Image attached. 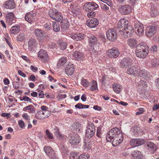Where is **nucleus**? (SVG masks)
<instances>
[{"label": "nucleus", "instance_id": "obj_59", "mask_svg": "<svg viewBox=\"0 0 159 159\" xmlns=\"http://www.w3.org/2000/svg\"><path fill=\"white\" fill-rule=\"evenodd\" d=\"M44 28L48 30H50L51 28V25L50 23H46L44 25Z\"/></svg>", "mask_w": 159, "mask_h": 159}, {"label": "nucleus", "instance_id": "obj_29", "mask_svg": "<svg viewBox=\"0 0 159 159\" xmlns=\"http://www.w3.org/2000/svg\"><path fill=\"white\" fill-rule=\"evenodd\" d=\"M135 51H140L148 49L149 47L146 44L141 43L137 45L136 47Z\"/></svg>", "mask_w": 159, "mask_h": 159}, {"label": "nucleus", "instance_id": "obj_11", "mask_svg": "<svg viewBox=\"0 0 159 159\" xmlns=\"http://www.w3.org/2000/svg\"><path fill=\"white\" fill-rule=\"evenodd\" d=\"M107 53L109 57L114 58L117 57L120 54L118 49L114 47L108 50Z\"/></svg>", "mask_w": 159, "mask_h": 159}, {"label": "nucleus", "instance_id": "obj_46", "mask_svg": "<svg viewBox=\"0 0 159 159\" xmlns=\"http://www.w3.org/2000/svg\"><path fill=\"white\" fill-rule=\"evenodd\" d=\"M79 157V155L77 153L73 152L70 153L69 158L70 159H77Z\"/></svg>", "mask_w": 159, "mask_h": 159}, {"label": "nucleus", "instance_id": "obj_8", "mask_svg": "<svg viewBox=\"0 0 159 159\" xmlns=\"http://www.w3.org/2000/svg\"><path fill=\"white\" fill-rule=\"evenodd\" d=\"M80 140V137L77 134H71L69 136V142L72 145H75L79 143Z\"/></svg>", "mask_w": 159, "mask_h": 159}, {"label": "nucleus", "instance_id": "obj_58", "mask_svg": "<svg viewBox=\"0 0 159 159\" xmlns=\"http://www.w3.org/2000/svg\"><path fill=\"white\" fill-rule=\"evenodd\" d=\"M60 148L61 151L64 152L66 151V147L65 146V144L63 143H61L59 146Z\"/></svg>", "mask_w": 159, "mask_h": 159}, {"label": "nucleus", "instance_id": "obj_17", "mask_svg": "<svg viewBox=\"0 0 159 159\" xmlns=\"http://www.w3.org/2000/svg\"><path fill=\"white\" fill-rule=\"evenodd\" d=\"M6 21L9 25H11L15 23L16 20L12 12H10L6 16Z\"/></svg>", "mask_w": 159, "mask_h": 159}, {"label": "nucleus", "instance_id": "obj_1", "mask_svg": "<svg viewBox=\"0 0 159 159\" xmlns=\"http://www.w3.org/2000/svg\"><path fill=\"white\" fill-rule=\"evenodd\" d=\"M50 17L53 20L57 21H62L63 19L62 13L56 9H50L48 11Z\"/></svg>", "mask_w": 159, "mask_h": 159}, {"label": "nucleus", "instance_id": "obj_3", "mask_svg": "<svg viewBox=\"0 0 159 159\" xmlns=\"http://www.w3.org/2000/svg\"><path fill=\"white\" fill-rule=\"evenodd\" d=\"M107 39L110 41L113 42L116 39L117 34L114 28L109 29L107 32Z\"/></svg>", "mask_w": 159, "mask_h": 159}, {"label": "nucleus", "instance_id": "obj_39", "mask_svg": "<svg viewBox=\"0 0 159 159\" xmlns=\"http://www.w3.org/2000/svg\"><path fill=\"white\" fill-rule=\"evenodd\" d=\"M93 48L92 47V50L90 51V53L93 54L95 55H97L98 54V52L99 51V47L96 46V45L93 46Z\"/></svg>", "mask_w": 159, "mask_h": 159}, {"label": "nucleus", "instance_id": "obj_41", "mask_svg": "<svg viewBox=\"0 0 159 159\" xmlns=\"http://www.w3.org/2000/svg\"><path fill=\"white\" fill-rule=\"evenodd\" d=\"M37 44L36 41L34 39H30L28 42L29 47L31 48L35 47Z\"/></svg>", "mask_w": 159, "mask_h": 159}, {"label": "nucleus", "instance_id": "obj_56", "mask_svg": "<svg viewBox=\"0 0 159 159\" xmlns=\"http://www.w3.org/2000/svg\"><path fill=\"white\" fill-rule=\"evenodd\" d=\"M100 1L106 3L108 6L111 7L112 5L111 0H100Z\"/></svg>", "mask_w": 159, "mask_h": 159}, {"label": "nucleus", "instance_id": "obj_32", "mask_svg": "<svg viewBox=\"0 0 159 159\" xmlns=\"http://www.w3.org/2000/svg\"><path fill=\"white\" fill-rule=\"evenodd\" d=\"M139 75L141 77H143L144 79L148 78V72L145 69L140 70L139 73Z\"/></svg>", "mask_w": 159, "mask_h": 159}, {"label": "nucleus", "instance_id": "obj_43", "mask_svg": "<svg viewBox=\"0 0 159 159\" xmlns=\"http://www.w3.org/2000/svg\"><path fill=\"white\" fill-rule=\"evenodd\" d=\"M59 44L60 48L62 50H65L66 48L67 43L65 42L59 41Z\"/></svg>", "mask_w": 159, "mask_h": 159}, {"label": "nucleus", "instance_id": "obj_7", "mask_svg": "<svg viewBox=\"0 0 159 159\" xmlns=\"http://www.w3.org/2000/svg\"><path fill=\"white\" fill-rule=\"evenodd\" d=\"M95 132V126L93 124H88L85 133V135L88 138H91L94 136Z\"/></svg>", "mask_w": 159, "mask_h": 159}, {"label": "nucleus", "instance_id": "obj_62", "mask_svg": "<svg viewBox=\"0 0 159 159\" xmlns=\"http://www.w3.org/2000/svg\"><path fill=\"white\" fill-rule=\"evenodd\" d=\"M39 92V96L40 98H43L44 97V94L42 90H40L38 92Z\"/></svg>", "mask_w": 159, "mask_h": 159}, {"label": "nucleus", "instance_id": "obj_10", "mask_svg": "<svg viewBox=\"0 0 159 159\" xmlns=\"http://www.w3.org/2000/svg\"><path fill=\"white\" fill-rule=\"evenodd\" d=\"M129 21L128 20L125 19H120L118 22L117 27L119 30H120V31L122 32L124 31L128 25Z\"/></svg>", "mask_w": 159, "mask_h": 159}, {"label": "nucleus", "instance_id": "obj_51", "mask_svg": "<svg viewBox=\"0 0 159 159\" xmlns=\"http://www.w3.org/2000/svg\"><path fill=\"white\" fill-rule=\"evenodd\" d=\"M130 145L133 147H136L137 146V139H132L130 142Z\"/></svg>", "mask_w": 159, "mask_h": 159}, {"label": "nucleus", "instance_id": "obj_55", "mask_svg": "<svg viewBox=\"0 0 159 159\" xmlns=\"http://www.w3.org/2000/svg\"><path fill=\"white\" fill-rule=\"evenodd\" d=\"M89 156L88 154H82L79 157V159H89Z\"/></svg>", "mask_w": 159, "mask_h": 159}, {"label": "nucleus", "instance_id": "obj_18", "mask_svg": "<svg viewBox=\"0 0 159 159\" xmlns=\"http://www.w3.org/2000/svg\"><path fill=\"white\" fill-rule=\"evenodd\" d=\"M139 69V67L138 66L134 65L128 69L127 70V73L129 75H135L137 74Z\"/></svg>", "mask_w": 159, "mask_h": 159}, {"label": "nucleus", "instance_id": "obj_28", "mask_svg": "<svg viewBox=\"0 0 159 159\" xmlns=\"http://www.w3.org/2000/svg\"><path fill=\"white\" fill-rule=\"evenodd\" d=\"M151 7L150 12L151 16L152 17L156 16L158 15L159 12L157 8L154 5H152Z\"/></svg>", "mask_w": 159, "mask_h": 159}, {"label": "nucleus", "instance_id": "obj_31", "mask_svg": "<svg viewBox=\"0 0 159 159\" xmlns=\"http://www.w3.org/2000/svg\"><path fill=\"white\" fill-rule=\"evenodd\" d=\"M20 26L18 25L13 26L10 30V33L11 34H16L20 31Z\"/></svg>", "mask_w": 159, "mask_h": 159}, {"label": "nucleus", "instance_id": "obj_48", "mask_svg": "<svg viewBox=\"0 0 159 159\" xmlns=\"http://www.w3.org/2000/svg\"><path fill=\"white\" fill-rule=\"evenodd\" d=\"M25 38V35L24 33H22L20 34L17 37V40L18 41L21 42Z\"/></svg>", "mask_w": 159, "mask_h": 159}, {"label": "nucleus", "instance_id": "obj_38", "mask_svg": "<svg viewBox=\"0 0 159 159\" xmlns=\"http://www.w3.org/2000/svg\"><path fill=\"white\" fill-rule=\"evenodd\" d=\"M52 27L53 30L55 32H58L60 30L59 24L57 22L54 21L52 23Z\"/></svg>", "mask_w": 159, "mask_h": 159}, {"label": "nucleus", "instance_id": "obj_27", "mask_svg": "<svg viewBox=\"0 0 159 159\" xmlns=\"http://www.w3.org/2000/svg\"><path fill=\"white\" fill-rule=\"evenodd\" d=\"M128 45L132 48H135L137 45L138 42L134 39H129L127 40Z\"/></svg>", "mask_w": 159, "mask_h": 159}, {"label": "nucleus", "instance_id": "obj_22", "mask_svg": "<svg viewBox=\"0 0 159 159\" xmlns=\"http://www.w3.org/2000/svg\"><path fill=\"white\" fill-rule=\"evenodd\" d=\"M86 24L89 27L93 28L98 25V20L95 18H92L89 21H88Z\"/></svg>", "mask_w": 159, "mask_h": 159}, {"label": "nucleus", "instance_id": "obj_35", "mask_svg": "<svg viewBox=\"0 0 159 159\" xmlns=\"http://www.w3.org/2000/svg\"><path fill=\"white\" fill-rule=\"evenodd\" d=\"M147 82L146 81L141 80L139 82L138 85L137 86L139 89H143L147 87Z\"/></svg>", "mask_w": 159, "mask_h": 159}, {"label": "nucleus", "instance_id": "obj_25", "mask_svg": "<svg viewBox=\"0 0 159 159\" xmlns=\"http://www.w3.org/2000/svg\"><path fill=\"white\" fill-rule=\"evenodd\" d=\"M130 156L133 159H142L143 158L142 154L138 150L133 151Z\"/></svg>", "mask_w": 159, "mask_h": 159}, {"label": "nucleus", "instance_id": "obj_13", "mask_svg": "<svg viewBox=\"0 0 159 159\" xmlns=\"http://www.w3.org/2000/svg\"><path fill=\"white\" fill-rule=\"evenodd\" d=\"M133 63V60L129 57L123 58L120 62V66L124 68H127L129 66L131 65Z\"/></svg>", "mask_w": 159, "mask_h": 159}, {"label": "nucleus", "instance_id": "obj_61", "mask_svg": "<svg viewBox=\"0 0 159 159\" xmlns=\"http://www.w3.org/2000/svg\"><path fill=\"white\" fill-rule=\"evenodd\" d=\"M102 9L103 10L107 11L109 9V7L104 4L102 3L101 6Z\"/></svg>", "mask_w": 159, "mask_h": 159}, {"label": "nucleus", "instance_id": "obj_24", "mask_svg": "<svg viewBox=\"0 0 159 159\" xmlns=\"http://www.w3.org/2000/svg\"><path fill=\"white\" fill-rule=\"evenodd\" d=\"M70 37L74 40H81L84 39V35L81 33H74L70 34Z\"/></svg>", "mask_w": 159, "mask_h": 159}, {"label": "nucleus", "instance_id": "obj_44", "mask_svg": "<svg viewBox=\"0 0 159 159\" xmlns=\"http://www.w3.org/2000/svg\"><path fill=\"white\" fill-rule=\"evenodd\" d=\"M67 59L66 57H61L59 60L58 65V66H63L66 62Z\"/></svg>", "mask_w": 159, "mask_h": 159}, {"label": "nucleus", "instance_id": "obj_52", "mask_svg": "<svg viewBox=\"0 0 159 159\" xmlns=\"http://www.w3.org/2000/svg\"><path fill=\"white\" fill-rule=\"evenodd\" d=\"M137 141L138 146L142 145L145 143V140L141 139H137Z\"/></svg>", "mask_w": 159, "mask_h": 159}, {"label": "nucleus", "instance_id": "obj_20", "mask_svg": "<svg viewBox=\"0 0 159 159\" xmlns=\"http://www.w3.org/2000/svg\"><path fill=\"white\" fill-rule=\"evenodd\" d=\"M87 37L89 38V42L91 44L92 46L96 45L98 43V39L97 37L91 34H89L87 35Z\"/></svg>", "mask_w": 159, "mask_h": 159}, {"label": "nucleus", "instance_id": "obj_26", "mask_svg": "<svg viewBox=\"0 0 159 159\" xmlns=\"http://www.w3.org/2000/svg\"><path fill=\"white\" fill-rule=\"evenodd\" d=\"M25 19L26 21L31 24L35 21V18L34 14L29 12L27 13L25 15Z\"/></svg>", "mask_w": 159, "mask_h": 159}, {"label": "nucleus", "instance_id": "obj_12", "mask_svg": "<svg viewBox=\"0 0 159 159\" xmlns=\"http://www.w3.org/2000/svg\"><path fill=\"white\" fill-rule=\"evenodd\" d=\"M111 138L112 145L114 146H116L120 144L123 139L122 134H119L115 137L112 136V137Z\"/></svg>", "mask_w": 159, "mask_h": 159}, {"label": "nucleus", "instance_id": "obj_5", "mask_svg": "<svg viewBox=\"0 0 159 159\" xmlns=\"http://www.w3.org/2000/svg\"><path fill=\"white\" fill-rule=\"evenodd\" d=\"M98 7V5L94 2H86L83 7L84 10L87 11L97 10Z\"/></svg>", "mask_w": 159, "mask_h": 159}, {"label": "nucleus", "instance_id": "obj_53", "mask_svg": "<svg viewBox=\"0 0 159 159\" xmlns=\"http://www.w3.org/2000/svg\"><path fill=\"white\" fill-rule=\"evenodd\" d=\"M81 84L84 87H87L89 85V82L87 80L85 79H82L81 81Z\"/></svg>", "mask_w": 159, "mask_h": 159}, {"label": "nucleus", "instance_id": "obj_50", "mask_svg": "<svg viewBox=\"0 0 159 159\" xmlns=\"http://www.w3.org/2000/svg\"><path fill=\"white\" fill-rule=\"evenodd\" d=\"M102 127L101 126H99L97 128V129L96 135L99 138L101 137L102 136Z\"/></svg>", "mask_w": 159, "mask_h": 159}, {"label": "nucleus", "instance_id": "obj_19", "mask_svg": "<svg viewBox=\"0 0 159 159\" xmlns=\"http://www.w3.org/2000/svg\"><path fill=\"white\" fill-rule=\"evenodd\" d=\"M3 6L5 8L12 9L15 8L16 5L14 0H9L6 1Z\"/></svg>", "mask_w": 159, "mask_h": 159}, {"label": "nucleus", "instance_id": "obj_30", "mask_svg": "<svg viewBox=\"0 0 159 159\" xmlns=\"http://www.w3.org/2000/svg\"><path fill=\"white\" fill-rule=\"evenodd\" d=\"M74 57L78 61L83 60L84 58V54L78 51H75L73 54Z\"/></svg>", "mask_w": 159, "mask_h": 159}, {"label": "nucleus", "instance_id": "obj_47", "mask_svg": "<svg viewBox=\"0 0 159 159\" xmlns=\"http://www.w3.org/2000/svg\"><path fill=\"white\" fill-rule=\"evenodd\" d=\"M65 22H66L65 21L62 20L61 21V28L64 30L67 29L68 27L67 23H65Z\"/></svg>", "mask_w": 159, "mask_h": 159}, {"label": "nucleus", "instance_id": "obj_9", "mask_svg": "<svg viewBox=\"0 0 159 159\" xmlns=\"http://www.w3.org/2000/svg\"><path fill=\"white\" fill-rule=\"evenodd\" d=\"M135 32L139 35H142L144 32L143 25L141 22L136 21L134 25Z\"/></svg>", "mask_w": 159, "mask_h": 159}, {"label": "nucleus", "instance_id": "obj_54", "mask_svg": "<svg viewBox=\"0 0 159 159\" xmlns=\"http://www.w3.org/2000/svg\"><path fill=\"white\" fill-rule=\"evenodd\" d=\"M151 64L153 66L156 67L159 65L158 61L156 59L152 60Z\"/></svg>", "mask_w": 159, "mask_h": 159}, {"label": "nucleus", "instance_id": "obj_60", "mask_svg": "<svg viewBox=\"0 0 159 159\" xmlns=\"http://www.w3.org/2000/svg\"><path fill=\"white\" fill-rule=\"evenodd\" d=\"M157 50V47L156 46L154 45L150 48V51L152 53H154Z\"/></svg>", "mask_w": 159, "mask_h": 159}, {"label": "nucleus", "instance_id": "obj_49", "mask_svg": "<svg viewBox=\"0 0 159 159\" xmlns=\"http://www.w3.org/2000/svg\"><path fill=\"white\" fill-rule=\"evenodd\" d=\"M147 146L148 147L150 148L151 149L154 150L156 149V147L154 144V143L152 142H149L147 143Z\"/></svg>", "mask_w": 159, "mask_h": 159}, {"label": "nucleus", "instance_id": "obj_23", "mask_svg": "<svg viewBox=\"0 0 159 159\" xmlns=\"http://www.w3.org/2000/svg\"><path fill=\"white\" fill-rule=\"evenodd\" d=\"M75 68L73 64L70 63L65 68V72L68 75H71L74 72Z\"/></svg>", "mask_w": 159, "mask_h": 159}, {"label": "nucleus", "instance_id": "obj_42", "mask_svg": "<svg viewBox=\"0 0 159 159\" xmlns=\"http://www.w3.org/2000/svg\"><path fill=\"white\" fill-rule=\"evenodd\" d=\"M98 89L97 82L94 80H93L91 83V85L90 88V90L92 91H94L96 89Z\"/></svg>", "mask_w": 159, "mask_h": 159}, {"label": "nucleus", "instance_id": "obj_21", "mask_svg": "<svg viewBox=\"0 0 159 159\" xmlns=\"http://www.w3.org/2000/svg\"><path fill=\"white\" fill-rule=\"evenodd\" d=\"M148 49L140 51H135V53L138 57L141 58H144L148 55Z\"/></svg>", "mask_w": 159, "mask_h": 159}, {"label": "nucleus", "instance_id": "obj_14", "mask_svg": "<svg viewBox=\"0 0 159 159\" xmlns=\"http://www.w3.org/2000/svg\"><path fill=\"white\" fill-rule=\"evenodd\" d=\"M134 32L133 27L131 25H128L124 31H122L124 37L126 38L130 37Z\"/></svg>", "mask_w": 159, "mask_h": 159}, {"label": "nucleus", "instance_id": "obj_4", "mask_svg": "<svg viewBox=\"0 0 159 159\" xmlns=\"http://www.w3.org/2000/svg\"><path fill=\"white\" fill-rule=\"evenodd\" d=\"M118 10L121 14L127 15L131 12L132 7L129 5H121L119 6Z\"/></svg>", "mask_w": 159, "mask_h": 159}, {"label": "nucleus", "instance_id": "obj_57", "mask_svg": "<svg viewBox=\"0 0 159 159\" xmlns=\"http://www.w3.org/2000/svg\"><path fill=\"white\" fill-rule=\"evenodd\" d=\"M96 13L94 11H91L88 13L87 16L89 18H92L95 16Z\"/></svg>", "mask_w": 159, "mask_h": 159}, {"label": "nucleus", "instance_id": "obj_45", "mask_svg": "<svg viewBox=\"0 0 159 159\" xmlns=\"http://www.w3.org/2000/svg\"><path fill=\"white\" fill-rule=\"evenodd\" d=\"M46 135L47 136V138L49 139H53V135L48 130L46 129L45 130Z\"/></svg>", "mask_w": 159, "mask_h": 159}, {"label": "nucleus", "instance_id": "obj_36", "mask_svg": "<svg viewBox=\"0 0 159 159\" xmlns=\"http://www.w3.org/2000/svg\"><path fill=\"white\" fill-rule=\"evenodd\" d=\"M35 118L38 120H43L45 119L46 116L42 115V111H40L35 114Z\"/></svg>", "mask_w": 159, "mask_h": 159}, {"label": "nucleus", "instance_id": "obj_6", "mask_svg": "<svg viewBox=\"0 0 159 159\" xmlns=\"http://www.w3.org/2000/svg\"><path fill=\"white\" fill-rule=\"evenodd\" d=\"M43 150L46 154L49 157L50 159H57L56 154L51 147L45 146L43 148Z\"/></svg>", "mask_w": 159, "mask_h": 159}, {"label": "nucleus", "instance_id": "obj_15", "mask_svg": "<svg viewBox=\"0 0 159 159\" xmlns=\"http://www.w3.org/2000/svg\"><path fill=\"white\" fill-rule=\"evenodd\" d=\"M157 28L155 26H149L147 28L145 34L149 37L152 36L156 33Z\"/></svg>", "mask_w": 159, "mask_h": 159}, {"label": "nucleus", "instance_id": "obj_64", "mask_svg": "<svg viewBox=\"0 0 159 159\" xmlns=\"http://www.w3.org/2000/svg\"><path fill=\"white\" fill-rule=\"evenodd\" d=\"M30 69L34 72H36L37 71L38 68L33 66L31 65L30 67Z\"/></svg>", "mask_w": 159, "mask_h": 159}, {"label": "nucleus", "instance_id": "obj_34", "mask_svg": "<svg viewBox=\"0 0 159 159\" xmlns=\"http://www.w3.org/2000/svg\"><path fill=\"white\" fill-rule=\"evenodd\" d=\"M54 134L56 137L60 139H63L65 138L64 135L61 134L59 131V130L57 128H56L55 129Z\"/></svg>", "mask_w": 159, "mask_h": 159}, {"label": "nucleus", "instance_id": "obj_40", "mask_svg": "<svg viewBox=\"0 0 159 159\" xmlns=\"http://www.w3.org/2000/svg\"><path fill=\"white\" fill-rule=\"evenodd\" d=\"M35 34L38 38H42L43 36V31L39 29H37L35 31Z\"/></svg>", "mask_w": 159, "mask_h": 159}, {"label": "nucleus", "instance_id": "obj_33", "mask_svg": "<svg viewBox=\"0 0 159 159\" xmlns=\"http://www.w3.org/2000/svg\"><path fill=\"white\" fill-rule=\"evenodd\" d=\"M114 91L117 93H119L121 91L122 86L120 84H114L112 85Z\"/></svg>", "mask_w": 159, "mask_h": 159}, {"label": "nucleus", "instance_id": "obj_2", "mask_svg": "<svg viewBox=\"0 0 159 159\" xmlns=\"http://www.w3.org/2000/svg\"><path fill=\"white\" fill-rule=\"evenodd\" d=\"M121 134H122L119 128L117 127L113 128L108 131L107 133L106 140L108 142H111V138H112V136L115 137Z\"/></svg>", "mask_w": 159, "mask_h": 159}, {"label": "nucleus", "instance_id": "obj_63", "mask_svg": "<svg viewBox=\"0 0 159 159\" xmlns=\"http://www.w3.org/2000/svg\"><path fill=\"white\" fill-rule=\"evenodd\" d=\"M18 124L21 128H23L24 126V123L23 121L22 120H20L18 121Z\"/></svg>", "mask_w": 159, "mask_h": 159}, {"label": "nucleus", "instance_id": "obj_16", "mask_svg": "<svg viewBox=\"0 0 159 159\" xmlns=\"http://www.w3.org/2000/svg\"><path fill=\"white\" fill-rule=\"evenodd\" d=\"M38 57L41 60L46 61L48 59L47 52L43 49H41L38 53Z\"/></svg>", "mask_w": 159, "mask_h": 159}, {"label": "nucleus", "instance_id": "obj_37", "mask_svg": "<svg viewBox=\"0 0 159 159\" xmlns=\"http://www.w3.org/2000/svg\"><path fill=\"white\" fill-rule=\"evenodd\" d=\"M71 127L72 129H75L77 132H79L80 130L81 125L78 122H75L72 124Z\"/></svg>", "mask_w": 159, "mask_h": 159}]
</instances>
